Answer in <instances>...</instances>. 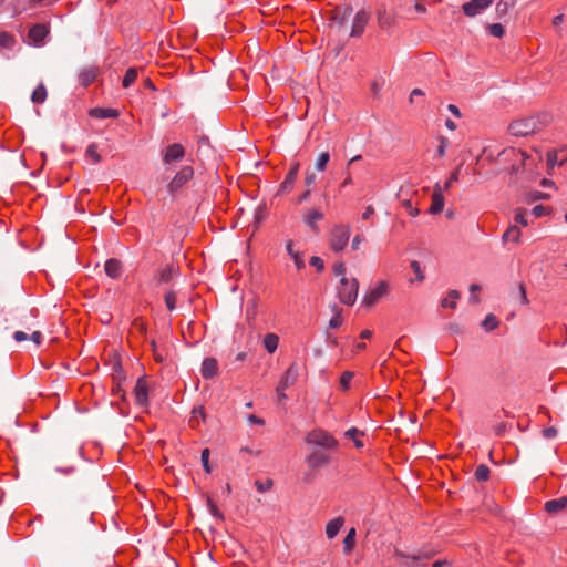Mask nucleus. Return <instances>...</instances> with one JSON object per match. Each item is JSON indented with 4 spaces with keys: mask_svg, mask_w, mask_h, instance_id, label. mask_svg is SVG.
Listing matches in <instances>:
<instances>
[{
    "mask_svg": "<svg viewBox=\"0 0 567 567\" xmlns=\"http://www.w3.org/2000/svg\"><path fill=\"white\" fill-rule=\"evenodd\" d=\"M460 298V292L457 290H451L449 292V297L444 298L441 302V306L443 308H452L454 309L456 307V300Z\"/></svg>",
    "mask_w": 567,
    "mask_h": 567,
    "instance_id": "33",
    "label": "nucleus"
},
{
    "mask_svg": "<svg viewBox=\"0 0 567 567\" xmlns=\"http://www.w3.org/2000/svg\"><path fill=\"white\" fill-rule=\"evenodd\" d=\"M13 339L17 341V342H21V341H24L28 339V336L25 332L23 331H16L13 333Z\"/></svg>",
    "mask_w": 567,
    "mask_h": 567,
    "instance_id": "57",
    "label": "nucleus"
},
{
    "mask_svg": "<svg viewBox=\"0 0 567 567\" xmlns=\"http://www.w3.org/2000/svg\"><path fill=\"white\" fill-rule=\"evenodd\" d=\"M557 434V430L555 427H546L543 430V435L546 437V439H554Z\"/></svg>",
    "mask_w": 567,
    "mask_h": 567,
    "instance_id": "53",
    "label": "nucleus"
},
{
    "mask_svg": "<svg viewBox=\"0 0 567 567\" xmlns=\"http://www.w3.org/2000/svg\"><path fill=\"white\" fill-rule=\"evenodd\" d=\"M31 340L35 343V344H40L41 343V340H42V334L40 331H34L32 334H31Z\"/></svg>",
    "mask_w": 567,
    "mask_h": 567,
    "instance_id": "61",
    "label": "nucleus"
},
{
    "mask_svg": "<svg viewBox=\"0 0 567 567\" xmlns=\"http://www.w3.org/2000/svg\"><path fill=\"white\" fill-rule=\"evenodd\" d=\"M104 268H105L106 275L113 279L118 278L122 274V264L117 259H114V258L109 259L105 262Z\"/></svg>",
    "mask_w": 567,
    "mask_h": 567,
    "instance_id": "26",
    "label": "nucleus"
},
{
    "mask_svg": "<svg viewBox=\"0 0 567 567\" xmlns=\"http://www.w3.org/2000/svg\"><path fill=\"white\" fill-rule=\"evenodd\" d=\"M482 324L486 331H492L498 327V320L494 315H487Z\"/></svg>",
    "mask_w": 567,
    "mask_h": 567,
    "instance_id": "39",
    "label": "nucleus"
},
{
    "mask_svg": "<svg viewBox=\"0 0 567 567\" xmlns=\"http://www.w3.org/2000/svg\"><path fill=\"white\" fill-rule=\"evenodd\" d=\"M194 176V169L190 166H184L173 177L171 183L167 185V189L171 194L177 193L185 184H187Z\"/></svg>",
    "mask_w": 567,
    "mask_h": 567,
    "instance_id": "7",
    "label": "nucleus"
},
{
    "mask_svg": "<svg viewBox=\"0 0 567 567\" xmlns=\"http://www.w3.org/2000/svg\"><path fill=\"white\" fill-rule=\"evenodd\" d=\"M394 555L399 558H402V559H406V560H411V561H416V560H420V559H423V558H430L432 556L435 555L434 551H431V550H425V549H421L417 554L415 555H408L399 549H395L394 551Z\"/></svg>",
    "mask_w": 567,
    "mask_h": 567,
    "instance_id": "22",
    "label": "nucleus"
},
{
    "mask_svg": "<svg viewBox=\"0 0 567 567\" xmlns=\"http://www.w3.org/2000/svg\"><path fill=\"white\" fill-rule=\"evenodd\" d=\"M306 442L326 450H336L339 445L334 436L322 429L310 431L306 436Z\"/></svg>",
    "mask_w": 567,
    "mask_h": 567,
    "instance_id": "4",
    "label": "nucleus"
},
{
    "mask_svg": "<svg viewBox=\"0 0 567 567\" xmlns=\"http://www.w3.org/2000/svg\"><path fill=\"white\" fill-rule=\"evenodd\" d=\"M411 268H412L413 272L415 274L416 279L419 281H422L424 279V276L422 274L420 264L414 260V261L411 262Z\"/></svg>",
    "mask_w": 567,
    "mask_h": 567,
    "instance_id": "49",
    "label": "nucleus"
},
{
    "mask_svg": "<svg viewBox=\"0 0 567 567\" xmlns=\"http://www.w3.org/2000/svg\"><path fill=\"white\" fill-rule=\"evenodd\" d=\"M447 110L455 116L461 117V111L460 109L454 104H449Z\"/></svg>",
    "mask_w": 567,
    "mask_h": 567,
    "instance_id": "59",
    "label": "nucleus"
},
{
    "mask_svg": "<svg viewBox=\"0 0 567 567\" xmlns=\"http://www.w3.org/2000/svg\"><path fill=\"white\" fill-rule=\"evenodd\" d=\"M443 193L444 192H443L442 184L436 183L433 187V193H432V198H431L432 203L429 208V213L431 215H437L443 210L444 204H445Z\"/></svg>",
    "mask_w": 567,
    "mask_h": 567,
    "instance_id": "11",
    "label": "nucleus"
},
{
    "mask_svg": "<svg viewBox=\"0 0 567 567\" xmlns=\"http://www.w3.org/2000/svg\"><path fill=\"white\" fill-rule=\"evenodd\" d=\"M460 172H461V166H458L456 169H454L450 177L445 181V183L442 185L443 187V192H446L451 188V186L453 185V183L457 182L458 181V177H460Z\"/></svg>",
    "mask_w": 567,
    "mask_h": 567,
    "instance_id": "38",
    "label": "nucleus"
},
{
    "mask_svg": "<svg viewBox=\"0 0 567 567\" xmlns=\"http://www.w3.org/2000/svg\"><path fill=\"white\" fill-rule=\"evenodd\" d=\"M200 373L204 379H213L218 374V362L215 358L204 359L200 368Z\"/></svg>",
    "mask_w": 567,
    "mask_h": 567,
    "instance_id": "18",
    "label": "nucleus"
},
{
    "mask_svg": "<svg viewBox=\"0 0 567 567\" xmlns=\"http://www.w3.org/2000/svg\"><path fill=\"white\" fill-rule=\"evenodd\" d=\"M359 282L355 278L348 279L343 277L340 279V286L338 287L339 300L348 306H352L358 297Z\"/></svg>",
    "mask_w": 567,
    "mask_h": 567,
    "instance_id": "3",
    "label": "nucleus"
},
{
    "mask_svg": "<svg viewBox=\"0 0 567 567\" xmlns=\"http://www.w3.org/2000/svg\"><path fill=\"white\" fill-rule=\"evenodd\" d=\"M539 127L540 123L538 120L530 116L513 121L508 126V131L513 136L523 137L535 133Z\"/></svg>",
    "mask_w": 567,
    "mask_h": 567,
    "instance_id": "5",
    "label": "nucleus"
},
{
    "mask_svg": "<svg viewBox=\"0 0 567 567\" xmlns=\"http://www.w3.org/2000/svg\"><path fill=\"white\" fill-rule=\"evenodd\" d=\"M293 246H295L293 241L292 240H288L287 244H286V250H287L288 255L292 258L296 268L298 270L303 269L305 266H306L303 257H302V255L299 251H296L293 249Z\"/></svg>",
    "mask_w": 567,
    "mask_h": 567,
    "instance_id": "23",
    "label": "nucleus"
},
{
    "mask_svg": "<svg viewBox=\"0 0 567 567\" xmlns=\"http://www.w3.org/2000/svg\"><path fill=\"white\" fill-rule=\"evenodd\" d=\"M97 75H99V68H96V66L84 68L80 71V73L78 75L79 83L82 86L87 87L96 80Z\"/></svg>",
    "mask_w": 567,
    "mask_h": 567,
    "instance_id": "16",
    "label": "nucleus"
},
{
    "mask_svg": "<svg viewBox=\"0 0 567 567\" xmlns=\"http://www.w3.org/2000/svg\"><path fill=\"white\" fill-rule=\"evenodd\" d=\"M344 524L343 517L331 519L326 526V535L329 539L334 538Z\"/></svg>",
    "mask_w": 567,
    "mask_h": 567,
    "instance_id": "25",
    "label": "nucleus"
},
{
    "mask_svg": "<svg viewBox=\"0 0 567 567\" xmlns=\"http://www.w3.org/2000/svg\"><path fill=\"white\" fill-rule=\"evenodd\" d=\"M489 473L488 466L481 464L476 467L474 476L478 482H485L488 480Z\"/></svg>",
    "mask_w": 567,
    "mask_h": 567,
    "instance_id": "34",
    "label": "nucleus"
},
{
    "mask_svg": "<svg viewBox=\"0 0 567 567\" xmlns=\"http://www.w3.org/2000/svg\"><path fill=\"white\" fill-rule=\"evenodd\" d=\"M492 3L493 0H471L465 2L462 8L465 16L474 18L489 8Z\"/></svg>",
    "mask_w": 567,
    "mask_h": 567,
    "instance_id": "10",
    "label": "nucleus"
},
{
    "mask_svg": "<svg viewBox=\"0 0 567 567\" xmlns=\"http://www.w3.org/2000/svg\"><path fill=\"white\" fill-rule=\"evenodd\" d=\"M47 99V89L43 84H39L32 92L31 100L33 103L41 104Z\"/></svg>",
    "mask_w": 567,
    "mask_h": 567,
    "instance_id": "30",
    "label": "nucleus"
},
{
    "mask_svg": "<svg viewBox=\"0 0 567 567\" xmlns=\"http://www.w3.org/2000/svg\"><path fill=\"white\" fill-rule=\"evenodd\" d=\"M330 456L322 451H312L306 457V463L311 468H320L330 464Z\"/></svg>",
    "mask_w": 567,
    "mask_h": 567,
    "instance_id": "13",
    "label": "nucleus"
},
{
    "mask_svg": "<svg viewBox=\"0 0 567 567\" xmlns=\"http://www.w3.org/2000/svg\"><path fill=\"white\" fill-rule=\"evenodd\" d=\"M447 147H449V140L446 137H444V136H441L439 138V146L436 148V152H435L434 156L437 157V158L444 157L445 154H446Z\"/></svg>",
    "mask_w": 567,
    "mask_h": 567,
    "instance_id": "36",
    "label": "nucleus"
},
{
    "mask_svg": "<svg viewBox=\"0 0 567 567\" xmlns=\"http://www.w3.org/2000/svg\"><path fill=\"white\" fill-rule=\"evenodd\" d=\"M192 413H193V419H192V421H193L194 419H196L197 416H199V417H200V419H203V420L205 419V411H204V408H203V406H199V408H195V409H193V412H192Z\"/></svg>",
    "mask_w": 567,
    "mask_h": 567,
    "instance_id": "54",
    "label": "nucleus"
},
{
    "mask_svg": "<svg viewBox=\"0 0 567 567\" xmlns=\"http://www.w3.org/2000/svg\"><path fill=\"white\" fill-rule=\"evenodd\" d=\"M390 291V285L385 280H381L377 282L374 286L370 287V289L363 296L362 303L365 306H374L382 298H384Z\"/></svg>",
    "mask_w": 567,
    "mask_h": 567,
    "instance_id": "6",
    "label": "nucleus"
},
{
    "mask_svg": "<svg viewBox=\"0 0 567 567\" xmlns=\"http://www.w3.org/2000/svg\"><path fill=\"white\" fill-rule=\"evenodd\" d=\"M172 276H173L172 267H165V268L161 269L158 272L159 281H162V282L168 281L172 278Z\"/></svg>",
    "mask_w": 567,
    "mask_h": 567,
    "instance_id": "45",
    "label": "nucleus"
},
{
    "mask_svg": "<svg viewBox=\"0 0 567 567\" xmlns=\"http://www.w3.org/2000/svg\"><path fill=\"white\" fill-rule=\"evenodd\" d=\"M135 402L140 406H145L148 402V386L144 378H140L134 388Z\"/></svg>",
    "mask_w": 567,
    "mask_h": 567,
    "instance_id": "14",
    "label": "nucleus"
},
{
    "mask_svg": "<svg viewBox=\"0 0 567 567\" xmlns=\"http://www.w3.org/2000/svg\"><path fill=\"white\" fill-rule=\"evenodd\" d=\"M333 272L336 276H339L341 278L346 277V266L342 262L336 264L333 266Z\"/></svg>",
    "mask_w": 567,
    "mask_h": 567,
    "instance_id": "50",
    "label": "nucleus"
},
{
    "mask_svg": "<svg viewBox=\"0 0 567 567\" xmlns=\"http://www.w3.org/2000/svg\"><path fill=\"white\" fill-rule=\"evenodd\" d=\"M503 155L513 159L512 172L516 174L520 169L532 174L538 168V164L542 162L539 154H527L524 151L515 148L504 151Z\"/></svg>",
    "mask_w": 567,
    "mask_h": 567,
    "instance_id": "1",
    "label": "nucleus"
},
{
    "mask_svg": "<svg viewBox=\"0 0 567 567\" xmlns=\"http://www.w3.org/2000/svg\"><path fill=\"white\" fill-rule=\"evenodd\" d=\"M355 529L351 528L343 539V550L346 554H349L355 545Z\"/></svg>",
    "mask_w": 567,
    "mask_h": 567,
    "instance_id": "31",
    "label": "nucleus"
},
{
    "mask_svg": "<svg viewBox=\"0 0 567 567\" xmlns=\"http://www.w3.org/2000/svg\"><path fill=\"white\" fill-rule=\"evenodd\" d=\"M299 163H295L291 165L286 178L280 184V193H288L292 189L293 184L297 179L298 173H299Z\"/></svg>",
    "mask_w": 567,
    "mask_h": 567,
    "instance_id": "19",
    "label": "nucleus"
},
{
    "mask_svg": "<svg viewBox=\"0 0 567 567\" xmlns=\"http://www.w3.org/2000/svg\"><path fill=\"white\" fill-rule=\"evenodd\" d=\"M488 33L495 38L504 35V27L501 23H493L487 27Z\"/></svg>",
    "mask_w": 567,
    "mask_h": 567,
    "instance_id": "41",
    "label": "nucleus"
},
{
    "mask_svg": "<svg viewBox=\"0 0 567 567\" xmlns=\"http://www.w3.org/2000/svg\"><path fill=\"white\" fill-rule=\"evenodd\" d=\"M404 206L406 207V209L409 210V214L412 217H416L420 214V209L416 207H413L411 204V200H405Z\"/></svg>",
    "mask_w": 567,
    "mask_h": 567,
    "instance_id": "51",
    "label": "nucleus"
},
{
    "mask_svg": "<svg viewBox=\"0 0 567 567\" xmlns=\"http://www.w3.org/2000/svg\"><path fill=\"white\" fill-rule=\"evenodd\" d=\"M515 221L523 225V226H527L528 225V221L525 217V215L523 213H516L515 215Z\"/></svg>",
    "mask_w": 567,
    "mask_h": 567,
    "instance_id": "56",
    "label": "nucleus"
},
{
    "mask_svg": "<svg viewBox=\"0 0 567 567\" xmlns=\"http://www.w3.org/2000/svg\"><path fill=\"white\" fill-rule=\"evenodd\" d=\"M49 34V29L44 24H35L30 28L28 32V38L31 43L34 45H40L43 43L44 39Z\"/></svg>",
    "mask_w": 567,
    "mask_h": 567,
    "instance_id": "15",
    "label": "nucleus"
},
{
    "mask_svg": "<svg viewBox=\"0 0 567 567\" xmlns=\"http://www.w3.org/2000/svg\"><path fill=\"white\" fill-rule=\"evenodd\" d=\"M138 70L136 68H130L122 81L124 87H130L137 79Z\"/></svg>",
    "mask_w": 567,
    "mask_h": 567,
    "instance_id": "32",
    "label": "nucleus"
},
{
    "mask_svg": "<svg viewBox=\"0 0 567 567\" xmlns=\"http://www.w3.org/2000/svg\"><path fill=\"white\" fill-rule=\"evenodd\" d=\"M533 214L536 216V217H542L546 214V207L542 206V205H537L533 208Z\"/></svg>",
    "mask_w": 567,
    "mask_h": 567,
    "instance_id": "55",
    "label": "nucleus"
},
{
    "mask_svg": "<svg viewBox=\"0 0 567 567\" xmlns=\"http://www.w3.org/2000/svg\"><path fill=\"white\" fill-rule=\"evenodd\" d=\"M310 265L313 266L318 271H322L324 268L323 260L317 256L310 258Z\"/></svg>",
    "mask_w": 567,
    "mask_h": 567,
    "instance_id": "48",
    "label": "nucleus"
},
{
    "mask_svg": "<svg viewBox=\"0 0 567 567\" xmlns=\"http://www.w3.org/2000/svg\"><path fill=\"white\" fill-rule=\"evenodd\" d=\"M324 215L322 212H320L317 208H311L308 212L303 214V221L305 224L315 233L319 231V227L317 223L321 219H323Z\"/></svg>",
    "mask_w": 567,
    "mask_h": 567,
    "instance_id": "17",
    "label": "nucleus"
},
{
    "mask_svg": "<svg viewBox=\"0 0 567 567\" xmlns=\"http://www.w3.org/2000/svg\"><path fill=\"white\" fill-rule=\"evenodd\" d=\"M16 40L14 37L7 33L1 32L0 33V48L11 49L14 44Z\"/></svg>",
    "mask_w": 567,
    "mask_h": 567,
    "instance_id": "37",
    "label": "nucleus"
},
{
    "mask_svg": "<svg viewBox=\"0 0 567 567\" xmlns=\"http://www.w3.org/2000/svg\"><path fill=\"white\" fill-rule=\"evenodd\" d=\"M185 148L179 143H174L165 147L162 152L163 164L168 167L173 162L183 159Z\"/></svg>",
    "mask_w": 567,
    "mask_h": 567,
    "instance_id": "8",
    "label": "nucleus"
},
{
    "mask_svg": "<svg viewBox=\"0 0 567 567\" xmlns=\"http://www.w3.org/2000/svg\"><path fill=\"white\" fill-rule=\"evenodd\" d=\"M567 506V497L550 499L545 503V511L549 514H556Z\"/></svg>",
    "mask_w": 567,
    "mask_h": 567,
    "instance_id": "24",
    "label": "nucleus"
},
{
    "mask_svg": "<svg viewBox=\"0 0 567 567\" xmlns=\"http://www.w3.org/2000/svg\"><path fill=\"white\" fill-rule=\"evenodd\" d=\"M248 421L250 423H252V424H258V425H262L264 424V420L258 417V416H256V415H254V414L248 416Z\"/></svg>",
    "mask_w": 567,
    "mask_h": 567,
    "instance_id": "63",
    "label": "nucleus"
},
{
    "mask_svg": "<svg viewBox=\"0 0 567 567\" xmlns=\"http://www.w3.org/2000/svg\"><path fill=\"white\" fill-rule=\"evenodd\" d=\"M334 310H336L334 315L329 320V327L331 329L339 328L342 324V322H343V319L341 317V310L338 309L337 307H334Z\"/></svg>",
    "mask_w": 567,
    "mask_h": 567,
    "instance_id": "40",
    "label": "nucleus"
},
{
    "mask_svg": "<svg viewBox=\"0 0 567 567\" xmlns=\"http://www.w3.org/2000/svg\"><path fill=\"white\" fill-rule=\"evenodd\" d=\"M470 290H471V300H473V302H478L480 301V298L476 296V291L480 290V286L477 284H472L471 287H470Z\"/></svg>",
    "mask_w": 567,
    "mask_h": 567,
    "instance_id": "52",
    "label": "nucleus"
},
{
    "mask_svg": "<svg viewBox=\"0 0 567 567\" xmlns=\"http://www.w3.org/2000/svg\"><path fill=\"white\" fill-rule=\"evenodd\" d=\"M89 114L94 118H116L120 113L115 109L94 107L90 110Z\"/></svg>",
    "mask_w": 567,
    "mask_h": 567,
    "instance_id": "21",
    "label": "nucleus"
},
{
    "mask_svg": "<svg viewBox=\"0 0 567 567\" xmlns=\"http://www.w3.org/2000/svg\"><path fill=\"white\" fill-rule=\"evenodd\" d=\"M299 377V368L296 363H292L281 377L278 383L279 391H286L289 386L297 382Z\"/></svg>",
    "mask_w": 567,
    "mask_h": 567,
    "instance_id": "12",
    "label": "nucleus"
},
{
    "mask_svg": "<svg viewBox=\"0 0 567 567\" xmlns=\"http://www.w3.org/2000/svg\"><path fill=\"white\" fill-rule=\"evenodd\" d=\"M522 231L517 226H511L504 234H503V241H513L518 243L520 239Z\"/></svg>",
    "mask_w": 567,
    "mask_h": 567,
    "instance_id": "29",
    "label": "nucleus"
},
{
    "mask_svg": "<svg viewBox=\"0 0 567 567\" xmlns=\"http://www.w3.org/2000/svg\"><path fill=\"white\" fill-rule=\"evenodd\" d=\"M361 241H362V237L360 235L354 236V238L352 239V244H351L352 249L353 250L359 249Z\"/></svg>",
    "mask_w": 567,
    "mask_h": 567,
    "instance_id": "62",
    "label": "nucleus"
},
{
    "mask_svg": "<svg viewBox=\"0 0 567 567\" xmlns=\"http://www.w3.org/2000/svg\"><path fill=\"white\" fill-rule=\"evenodd\" d=\"M329 159L330 155L328 152L320 153L316 162V169L319 172H323L327 167V164L329 163Z\"/></svg>",
    "mask_w": 567,
    "mask_h": 567,
    "instance_id": "35",
    "label": "nucleus"
},
{
    "mask_svg": "<svg viewBox=\"0 0 567 567\" xmlns=\"http://www.w3.org/2000/svg\"><path fill=\"white\" fill-rule=\"evenodd\" d=\"M165 305L169 311H173L175 309L176 303V295L174 291H168L165 293L164 297Z\"/></svg>",
    "mask_w": 567,
    "mask_h": 567,
    "instance_id": "43",
    "label": "nucleus"
},
{
    "mask_svg": "<svg viewBox=\"0 0 567 567\" xmlns=\"http://www.w3.org/2000/svg\"><path fill=\"white\" fill-rule=\"evenodd\" d=\"M518 298H519L522 305L529 303L524 284H519V286H518Z\"/></svg>",
    "mask_w": 567,
    "mask_h": 567,
    "instance_id": "47",
    "label": "nucleus"
},
{
    "mask_svg": "<svg viewBox=\"0 0 567 567\" xmlns=\"http://www.w3.org/2000/svg\"><path fill=\"white\" fill-rule=\"evenodd\" d=\"M86 155L92 158L94 163H99L101 161V156L97 153V146L95 144L89 145L86 148Z\"/></svg>",
    "mask_w": 567,
    "mask_h": 567,
    "instance_id": "44",
    "label": "nucleus"
},
{
    "mask_svg": "<svg viewBox=\"0 0 567 567\" xmlns=\"http://www.w3.org/2000/svg\"><path fill=\"white\" fill-rule=\"evenodd\" d=\"M316 182V175L313 173H308L305 177V184L309 187Z\"/></svg>",
    "mask_w": 567,
    "mask_h": 567,
    "instance_id": "58",
    "label": "nucleus"
},
{
    "mask_svg": "<svg viewBox=\"0 0 567 567\" xmlns=\"http://www.w3.org/2000/svg\"><path fill=\"white\" fill-rule=\"evenodd\" d=\"M563 21H564V16H563V14H557V16H555V17L553 18V24H554L555 27L560 25V24L563 23Z\"/></svg>",
    "mask_w": 567,
    "mask_h": 567,
    "instance_id": "64",
    "label": "nucleus"
},
{
    "mask_svg": "<svg viewBox=\"0 0 567 567\" xmlns=\"http://www.w3.org/2000/svg\"><path fill=\"white\" fill-rule=\"evenodd\" d=\"M200 460H202V463H203V467L205 470L206 473H210V466H209V450L208 449H204L202 451V454H200Z\"/></svg>",
    "mask_w": 567,
    "mask_h": 567,
    "instance_id": "46",
    "label": "nucleus"
},
{
    "mask_svg": "<svg viewBox=\"0 0 567 567\" xmlns=\"http://www.w3.org/2000/svg\"><path fill=\"white\" fill-rule=\"evenodd\" d=\"M352 13V7L351 6H344V7H337L333 10L332 20L338 23L339 25H342L347 22L349 17Z\"/></svg>",
    "mask_w": 567,
    "mask_h": 567,
    "instance_id": "20",
    "label": "nucleus"
},
{
    "mask_svg": "<svg viewBox=\"0 0 567 567\" xmlns=\"http://www.w3.org/2000/svg\"><path fill=\"white\" fill-rule=\"evenodd\" d=\"M350 235V226L343 224L333 226L329 238L330 248L334 252L342 251L349 243Z\"/></svg>",
    "mask_w": 567,
    "mask_h": 567,
    "instance_id": "2",
    "label": "nucleus"
},
{
    "mask_svg": "<svg viewBox=\"0 0 567 567\" xmlns=\"http://www.w3.org/2000/svg\"><path fill=\"white\" fill-rule=\"evenodd\" d=\"M370 20V12L365 9L359 10L353 19L352 29L350 35L352 38H359L364 32V29Z\"/></svg>",
    "mask_w": 567,
    "mask_h": 567,
    "instance_id": "9",
    "label": "nucleus"
},
{
    "mask_svg": "<svg viewBox=\"0 0 567 567\" xmlns=\"http://www.w3.org/2000/svg\"><path fill=\"white\" fill-rule=\"evenodd\" d=\"M265 349L269 353H274L279 346V337L276 333H267L262 340Z\"/></svg>",
    "mask_w": 567,
    "mask_h": 567,
    "instance_id": "27",
    "label": "nucleus"
},
{
    "mask_svg": "<svg viewBox=\"0 0 567 567\" xmlns=\"http://www.w3.org/2000/svg\"><path fill=\"white\" fill-rule=\"evenodd\" d=\"M353 372L351 371H344L340 377V386L342 390H348L350 386V383L353 379Z\"/></svg>",
    "mask_w": 567,
    "mask_h": 567,
    "instance_id": "42",
    "label": "nucleus"
},
{
    "mask_svg": "<svg viewBox=\"0 0 567 567\" xmlns=\"http://www.w3.org/2000/svg\"><path fill=\"white\" fill-rule=\"evenodd\" d=\"M344 436L352 440L357 449L363 447V441L361 440V436H363V432L358 430L357 427H351L348 431H346Z\"/></svg>",
    "mask_w": 567,
    "mask_h": 567,
    "instance_id": "28",
    "label": "nucleus"
},
{
    "mask_svg": "<svg viewBox=\"0 0 567 567\" xmlns=\"http://www.w3.org/2000/svg\"><path fill=\"white\" fill-rule=\"evenodd\" d=\"M373 214H374V208L371 205H369L368 207H365V210L362 214V218L369 219Z\"/></svg>",
    "mask_w": 567,
    "mask_h": 567,
    "instance_id": "60",
    "label": "nucleus"
}]
</instances>
